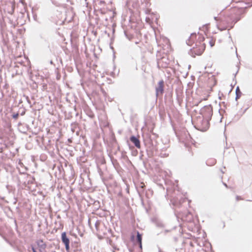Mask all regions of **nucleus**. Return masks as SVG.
Masks as SVG:
<instances>
[{"mask_svg":"<svg viewBox=\"0 0 252 252\" xmlns=\"http://www.w3.org/2000/svg\"><path fill=\"white\" fill-rule=\"evenodd\" d=\"M227 7V5H222V3H220L216 8L217 11L220 10V12L217 16L214 17V19L219 22L220 25H224L223 30L231 28L233 23L237 21V17L240 13V8L236 7L224 11Z\"/></svg>","mask_w":252,"mask_h":252,"instance_id":"f257e3e1","label":"nucleus"},{"mask_svg":"<svg viewBox=\"0 0 252 252\" xmlns=\"http://www.w3.org/2000/svg\"><path fill=\"white\" fill-rule=\"evenodd\" d=\"M130 140L137 148H140V142L139 140L137 138H136L134 136H132L130 137Z\"/></svg>","mask_w":252,"mask_h":252,"instance_id":"6e6552de","label":"nucleus"},{"mask_svg":"<svg viewBox=\"0 0 252 252\" xmlns=\"http://www.w3.org/2000/svg\"><path fill=\"white\" fill-rule=\"evenodd\" d=\"M204 37L200 33L197 34L193 33L190 34L187 43L189 46H193L194 44L190 51L191 56L195 57L196 56H200L202 54L206 48V45L204 42Z\"/></svg>","mask_w":252,"mask_h":252,"instance_id":"f03ea898","label":"nucleus"},{"mask_svg":"<svg viewBox=\"0 0 252 252\" xmlns=\"http://www.w3.org/2000/svg\"><path fill=\"white\" fill-rule=\"evenodd\" d=\"M32 252H37L34 247H32Z\"/></svg>","mask_w":252,"mask_h":252,"instance_id":"2eb2a0df","label":"nucleus"},{"mask_svg":"<svg viewBox=\"0 0 252 252\" xmlns=\"http://www.w3.org/2000/svg\"><path fill=\"white\" fill-rule=\"evenodd\" d=\"M62 240L64 244L65 249L67 251L69 250V240L66 237V233L63 232L62 234Z\"/></svg>","mask_w":252,"mask_h":252,"instance_id":"423d86ee","label":"nucleus"},{"mask_svg":"<svg viewBox=\"0 0 252 252\" xmlns=\"http://www.w3.org/2000/svg\"><path fill=\"white\" fill-rule=\"evenodd\" d=\"M209 120L204 118V119L202 121L201 125H199L201 130L206 131L207 129H208L209 127Z\"/></svg>","mask_w":252,"mask_h":252,"instance_id":"39448f33","label":"nucleus"},{"mask_svg":"<svg viewBox=\"0 0 252 252\" xmlns=\"http://www.w3.org/2000/svg\"><path fill=\"white\" fill-rule=\"evenodd\" d=\"M140 187L142 189H144L145 187V185L144 183H141L140 184Z\"/></svg>","mask_w":252,"mask_h":252,"instance_id":"4468645a","label":"nucleus"},{"mask_svg":"<svg viewBox=\"0 0 252 252\" xmlns=\"http://www.w3.org/2000/svg\"><path fill=\"white\" fill-rule=\"evenodd\" d=\"M202 113L205 119L210 120L213 114L212 108L209 106H205L202 110Z\"/></svg>","mask_w":252,"mask_h":252,"instance_id":"20e7f679","label":"nucleus"},{"mask_svg":"<svg viewBox=\"0 0 252 252\" xmlns=\"http://www.w3.org/2000/svg\"><path fill=\"white\" fill-rule=\"evenodd\" d=\"M236 200L237 201H239V200H243V199L240 196H237L236 197Z\"/></svg>","mask_w":252,"mask_h":252,"instance_id":"ddd939ff","label":"nucleus"},{"mask_svg":"<svg viewBox=\"0 0 252 252\" xmlns=\"http://www.w3.org/2000/svg\"><path fill=\"white\" fill-rule=\"evenodd\" d=\"M137 240L139 244L140 247H142V235L139 233V232H137Z\"/></svg>","mask_w":252,"mask_h":252,"instance_id":"9d476101","label":"nucleus"},{"mask_svg":"<svg viewBox=\"0 0 252 252\" xmlns=\"http://www.w3.org/2000/svg\"><path fill=\"white\" fill-rule=\"evenodd\" d=\"M95 227L96 230V234L99 239H102L107 237L108 233L111 230L107 228L104 223L99 221H97L95 223Z\"/></svg>","mask_w":252,"mask_h":252,"instance_id":"7ed1b4c3","label":"nucleus"},{"mask_svg":"<svg viewBox=\"0 0 252 252\" xmlns=\"http://www.w3.org/2000/svg\"><path fill=\"white\" fill-rule=\"evenodd\" d=\"M215 42H216V39L215 38H213V37H210V40H209V45H210L211 47H213L215 44Z\"/></svg>","mask_w":252,"mask_h":252,"instance_id":"9b49d317","label":"nucleus"},{"mask_svg":"<svg viewBox=\"0 0 252 252\" xmlns=\"http://www.w3.org/2000/svg\"><path fill=\"white\" fill-rule=\"evenodd\" d=\"M210 28V25L209 24H206L203 25L201 28L200 29L201 30L203 31L205 34H207L209 31Z\"/></svg>","mask_w":252,"mask_h":252,"instance_id":"1a4fd4ad","label":"nucleus"},{"mask_svg":"<svg viewBox=\"0 0 252 252\" xmlns=\"http://www.w3.org/2000/svg\"><path fill=\"white\" fill-rule=\"evenodd\" d=\"M163 88H164V81L163 80H160L158 83V87L156 88V92L157 95L158 94H162L163 92Z\"/></svg>","mask_w":252,"mask_h":252,"instance_id":"0eeeda50","label":"nucleus"},{"mask_svg":"<svg viewBox=\"0 0 252 252\" xmlns=\"http://www.w3.org/2000/svg\"><path fill=\"white\" fill-rule=\"evenodd\" d=\"M242 1L247 4L249 7L252 5V0H242Z\"/></svg>","mask_w":252,"mask_h":252,"instance_id":"f8f14e48","label":"nucleus"}]
</instances>
